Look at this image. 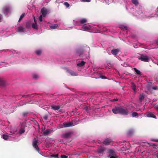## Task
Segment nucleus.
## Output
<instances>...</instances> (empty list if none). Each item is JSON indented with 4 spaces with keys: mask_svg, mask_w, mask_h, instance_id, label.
<instances>
[{
    "mask_svg": "<svg viewBox=\"0 0 158 158\" xmlns=\"http://www.w3.org/2000/svg\"><path fill=\"white\" fill-rule=\"evenodd\" d=\"M147 116L148 117H152L154 118H156V116L151 112L148 113L147 115Z\"/></svg>",
    "mask_w": 158,
    "mask_h": 158,
    "instance_id": "nucleus-18",
    "label": "nucleus"
},
{
    "mask_svg": "<svg viewBox=\"0 0 158 158\" xmlns=\"http://www.w3.org/2000/svg\"><path fill=\"white\" fill-rule=\"evenodd\" d=\"M122 28H124L125 29H127V27H125V26H123V27Z\"/></svg>",
    "mask_w": 158,
    "mask_h": 158,
    "instance_id": "nucleus-49",
    "label": "nucleus"
},
{
    "mask_svg": "<svg viewBox=\"0 0 158 158\" xmlns=\"http://www.w3.org/2000/svg\"><path fill=\"white\" fill-rule=\"evenodd\" d=\"M112 140L110 138H107L105 139L103 142V144L105 145H109L112 142Z\"/></svg>",
    "mask_w": 158,
    "mask_h": 158,
    "instance_id": "nucleus-9",
    "label": "nucleus"
},
{
    "mask_svg": "<svg viewBox=\"0 0 158 158\" xmlns=\"http://www.w3.org/2000/svg\"><path fill=\"white\" fill-rule=\"evenodd\" d=\"M152 89L154 90H156L157 89V87L156 86H153L152 87Z\"/></svg>",
    "mask_w": 158,
    "mask_h": 158,
    "instance_id": "nucleus-45",
    "label": "nucleus"
},
{
    "mask_svg": "<svg viewBox=\"0 0 158 158\" xmlns=\"http://www.w3.org/2000/svg\"><path fill=\"white\" fill-rule=\"evenodd\" d=\"M9 10V8L6 7L4 9V13L5 14H7V12Z\"/></svg>",
    "mask_w": 158,
    "mask_h": 158,
    "instance_id": "nucleus-36",
    "label": "nucleus"
},
{
    "mask_svg": "<svg viewBox=\"0 0 158 158\" xmlns=\"http://www.w3.org/2000/svg\"><path fill=\"white\" fill-rule=\"evenodd\" d=\"M74 125L73 121H71L68 123H63L61 127H72Z\"/></svg>",
    "mask_w": 158,
    "mask_h": 158,
    "instance_id": "nucleus-5",
    "label": "nucleus"
},
{
    "mask_svg": "<svg viewBox=\"0 0 158 158\" xmlns=\"http://www.w3.org/2000/svg\"><path fill=\"white\" fill-rule=\"evenodd\" d=\"M32 77H33L35 79L38 78L39 77L38 75H37L36 74H33L32 75Z\"/></svg>",
    "mask_w": 158,
    "mask_h": 158,
    "instance_id": "nucleus-34",
    "label": "nucleus"
},
{
    "mask_svg": "<svg viewBox=\"0 0 158 158\" xmlns=\"http://www.w3.org/2000/svg\"><path fill=\"white\" fill-rule=\"evenodd\" d=\"M77 110V109L76 108L73 110L72 112L73 113V114H74L75 113H76Z\"/></svg>",
    "mask_w": 158,
    "mask_h": 158,
    "instance_id": "nucleus-44",
    "label": "nucleus"
},
{
    "mask_svg": "<svg viewBox=\"0 0 158 158\" xmlns=\"http://www.w3.org/2000/svg\"><path fill=\"white\" fill-rule=\"evenodd\" d=\"M118 98H115V99H111L110 100V101L111 102H116L118 100Z\"/></svg>",
    "mask_w": 158,
    "mask_h": 158,
    "instance_id": "nucleus-39",
    "label": "nucleus"
},
{
    "mask_svg": "<svg viewBox=\"0 0 158 158\" xmlns=\"http://www.w3.org/2000/svg\"><path fill=\"white\" fill-rule=\"evenodd\" d=\"M144 98V95L143 94H140L139 97V100L141 102Z\"/></svg>",
    "mask_w": 158,
    "mask_h": 158,
    "instance_id": "nucleus-19",
    "label": "nucleus"
},
{
    "mask_svg": "<svg viewBox=\"0 0 158 158\" xmlns=\"http://www.w3.org/2000/svg\"><path fill=\"white\" fill-rule=\"evenodd\" d=\"M134 133L133 131L132 130H129L127 132V135L128 136H131Z\"/></svg>",
    "mask_w": 158,
    "mask_h": 158,
    "instance_id": "nucleus-16",
    "label": "nucleus"
},
{
    "mask_svg": "<svg viewBox=\"0 0 158 158\" xmlns=\"http://www.w3.org/2000/svg\"><path fill=\"white\" fill-rule=\"evenodd\" d=\"M81 1L83 2H90L91 1L90 0H81Z\"/></svg>",
    "mask_w": 158,
    "mask_h": 158,
    "instance_id": "nucleus-41",
    "label": "nucleus"
},
{
    "mask_svg": "<svg viewBox=\"0 0 158 158\" xmlns=\"http://www.w3.org/2000/svg\"><path fill=\"white\" fill-rule=\"evenodd\" d=\"M60 156L61 158H68V156L64 155H61Z\"/></svg>",
    "mask_w": 158,
    "mask_h": 158,
    "instance_id": "nucleus-40",
    "label": "nucleus"
},
{
    "mask_svg": "<svg viewBox=\"0 0 158 158\" xmlns=\"http://www.w3.org/2000/svg\"><path fill=\"white\" fill-rule=\"evenodd\" d=\"M29 113L27 112H23L22 113V115L23 117H26L27 116Z\"/></svg>",
    "mask_w": 158,
    "mask_h": 158,
    "instance_id": "nucleus-33",
    "label": "nucleus"
},
{
    "mask_svg": "<svg viewBox=\"0 0 158 158\" xmlns=\"http://www.w3.org/2000/svg\"><path fill=\"white\" fill-rule=\"evenodd\" d=\"M66 71L67 73H69L72 76H77L78 75L77 73L68 69H67Z\"/></svg>",
    "mask_w": 158,
    "mask_h": 158,
    "instance_id": "nucleus-6",
    "label": "nucleus"
},
{
    "mask_svg": "<svg viewBox=\"0 0 158 158\" xmlns=\"http://www.w3.org/2000/svg\"><path fill=\"white\" fill-rule=\"evenodd\" d=\"M64 5L67 7H68L69 6V3L67 2H64Z\"/></svg>",
    "mask_w": 158,
    "mask_h": 158,
    "instance_id": "nucleus-37",
    "label": "nucleus"
},
{
    "mask_svg": "<svg viewBox=\"0 0 158 158\" xmlns=\"http://www.w3.org/2000/svg\"><path fill=\"white\" fill-rule=\"evenodd\" d=\"M156 156L157 158H158V153L156 154Z\"/></svg>",
    "mask_w": 158,
    "mask_h": 158,
    "instance_id": "nucleus-51",
    "label": "nucleus"
},
{
    "mask_svg": "<svg viewBox=\"0 0 158 158\" xmlns=\"http://www.w3.org/2000/svg\"><path fill=\"white\" fill-rule=\"evenodd\" d=\"M41 12L42 14V15L44 17H45L48 13L47 9L45 7H43L41 9Z\"/></svg>",
    "mask_w": 158,
    "mask_h": 158,
    "instance_id": "nucleus-10",
    "label": "nucleus"
},
{
    "mask_svg": "<svg viewBox=\"0 0 158 158\" xmlns=\"http://www.w3.org/2000/svg\"><path fill=\"white\" fill-rule=\"evenodd\" d=\"M113 152H114V151H113V150H111V151H110V153H113Z\"/></svg>",
    "mask_w": 158,
    "mask_h": 158,
    "instance_id": "nucleus-50",
    "label": "nucleus"
},
{
    "mask_svg": "<svg viewBox=\"0 0 158 158\" xmlns=\"http://www.w3.org/2000/svg\"><path fill=\"white\" fill-rule=\"evenodd\" d=\"M131 85H132L131 87H132V89L133 90L134 92L135 93H136L137 91L136 90V86L133 83H132Z\"/></svg>",
    "mask_w": 158,
    "mask_h": 158,
    "instance_id": "nucleus-23",
    "label": "nucleus"
},
{
    "mask_svg": "<svg viewBox=\"0 0 158 158\" xmlns=\"http://www.w3.org/2000/svg\"><path fill=\"white\" fill-rule=\"evenodd\" d=\"M133 69L135 70V72L138 75L141 74V72L139 70L137 69L136 68H134Z\"/></svg>",
    "mask_w": 158,
    "mask_h": 158,
    "instance_id": "nucleus-28",
    "label": "nucleus"
},
{
    "mask_svg": "<svg viewBox=\"0 0 158 158\" xmlns=\"http://www.w3.org/2000/svg\"><path fill=\"white\" fill-rule=\"evenodd\" d=\"M87 22V20L85 19H83L80 21V22H77V25H79L80 24H84Z\"/></svg>",
    "mask_w": 158,
    "mask_h": 158,
    "instance_id": "nucleus-15",
    "label": "nucleus"
},
{
    "mask_svg": "<svg viewBox=\"0 0 158 158\" xmlns=\"http://www.w3.org/2000/svg\"><path fill=\"white\" fill-rule=\"evenodd\" d=\"M105 150V149L104 148L101 147H100L98 149L97 152L98 153H100L104 152Z\"/></svg>",
    "mask_w": 158,
    "mask_h": 158,
    "instance_id": "nucleus-17",
    "label": "nucleus"
},
{
    "mask_svg": "<svg viewBox=\"0 0 158 158\" xmlns=\"http://www.w3.org/2000/svg\"><path fill=\"white\" fill-rule=\"evenodd\" d=\"M31 25H32L31 22V21H28L26 23V27L27 28H29L31 27Z\"/></svg>",
    "mask_w": 158,
    "mask_h": 158,
    "instance_id": "nucleus-20",
    "label": "nucleus"
},
{
    "mask_svg": "<svg viewBox=\"0 0 158 158\" xmlns=\"http://www.w3.org/2000/svg\"><path fill=\"white\" fill-rule=\"evenodd\" d=\"M43 118L45 120H47L48 118V115H46L44 116Z\"/></svg>",
    "mask_w": 158,
    "mask_h": 158,
    "instance_id": "nucleus-42",
    "label": "nucleus"
},
{
    "mask_svg": "<svg viewBox=\"0 0 158 158\" xmlns=\"http://www.w3.org/2000/svg\"><path fill=\"white\" fill-rule=\"evenodd\" d=\"M71 134V132L66 133L62 135V137L64 138H68L70 136Z\"/></svg>",
    "mask_w": 158,
    "mask_h": 158,
    "instance_id": "nucleus-13",
    "label": "nucleus"
},
{
    "mask_svg": "<svg viewBox=\"0 0 158 158\" xmlns=\"http://www.w3.org/2000/svg\"><path fill=\"white\" fill-rule=\"evenodd\" d=\"M138 58L139 60L143 61L148 62L149 61L148 57L145 55L142 54L140 57Z\"/></svg>",
    "mask_w": 158,
    "mask_h": 158,
    "instance_id": "nucleus-2",
    "label": "nucleus"
},
{
    "mask_svg": "<svg viewBox=\"0 0 158 158\" xmlns=\"http://www.w3.org/2000/svg\"><path fill=\"white\" fill-rule=\"evenodd\" d=\"M121 106H115L112 109V112L114 114H120Z\"/></svg>",
    "mask_w": 158,
    "mask_h": 158,
    "instance_id": "nucleus-4",
    "label": "nucleus"
},
{
    "mask_svg": "<svg viewBox=\"0 0 158 158\" xmlns=\"http://www.w3.org/2000/svg\"><path fill=\"white\" fill-rule=\"evenodd\" d=\"M25 28L23 27L22 26H20L18 27V30L20 32H23L24 31V30H25Z\"/></svg>",
    "mask_w": 158,
    "mask_h": 158,
    "instance_id": "nucleus-22",
    "label": "nucleus"
},
{
    "mask_svg": "<svg viewBox=\"0 0 158 158\" xmlns=\"http://www.w3.org/2000/svg\"><path fill=\"white\" fill-rule=\"evenodd\" d=\"M51 157H53L57 158L58 156V154H55V155L53 154V155H51Z\"/></svg>",
    "mask_w": 158,
    "mask_h": 158,
    "instance_id": "nucleus-38",
    "label": "nucleus"
},
{
    "mask_svg": "<svg viewBox=\"0 0 158 158\" xmlns=\"http://www.w3.org/2000/svg\"><path fill=\"white\" fill-rule=\"evenodd\" d=\"M34 17V23H32V28L34 29H38V27L37 25V23H36V20L35 19V17L33 16Z\"/></svg>",
    "mask_w": 158,
    "mask_h": 158,
    "instance_id": "nucleus-11",
    "label": "nucleus"
},
{
    "mask_svg": "<svg viewBox=\"0 0 158 158\" xmlns=\"http://www.w3.org/2000/svg\"><path fill=\"white\" fill-rule=\"evenodd\" d=\"M132 2L134 4L135 6H137L138 5L139 3L138 0H131Z\"/></svg>",
    "mask_w": 158,
    "mask_h": 158,
    "instance_id": "nucleus-25",
    "label": "nucleus"
},
{
    "mask_svg": "<svg viewBox=\"0 0 158 158\" xmlns=\"http://www.w3.org/2000/svg\"><path fill=\"white\" fill-rule=\"evenodd\" d=\"M24 132L25 130L23 128L20 129L19 131V133L20 134L23 133Z\"/></svg>",
    "mask_w": 158,
    "mask_h": 158,
    "instance_id": "nucleus-31",
    "label": "nucleus"
},
{
    "mask_svg": "<svg viewBox=\"0 0 158 158\" xmlns=\"http://www.w3.org/2000/svg\"><path fill=\"white\" fill-rule=\"evenodd\" d=\"M158 110V106H157V107L156 108Z\"/></svg>",
    "mask_w": 158,
    "mask_h": 158,
    "instance_id": "nucleus-52",
    "label": "nucleus"
},
{
    "mask_svg": "<svg viewBox=\"0 0 158 158\" xmlns=\"http://www.w3.org/2000/svg\"><path fill=\"white\" fill-rule=\"evenodd\" d=\"M38 143V140L36 139L35 138L33 139L32 140V145L37 151H39L40 150V148L37 145Z\"/></svg>",
    "mask_w": 158,
    "mask_h": 158,
    "instance_id": "nucleus-3",
    "label": "nucleus"
},
{
    "mask_svg": "<svg viewBox=\"0 0 158 158\" xmlns=\"http://www.w3.org/2000/svg\"><path fill=\"white\" fill-rule=\"evenodd\" d=\"M6 84V81L2 77H0V86H4Z\"/></svg>",
    "mask_w": 158,
    "mask_h": 158,
    "instance_id": "nucleus-7",
    "label": "nucleus"
},
{
    "mask_svg": "<svg viewBox=\"0 0 158 158\" xmlns=\"http://www.w3.org/2000/svg\"><path fill=\"white\" fill-rule=\"evenodd\" d=\"M85 64V62L84 61H82L80 63H79L77 64V66L78 67H82Z\"/></svg>",
    "mask_w": 158,
    "mask_h": 158,
    "instance_id": "nucleus-24",
    "label": "nucleus"
},
{
    "mask_svg": "<svg viewBox=\"0 0 158 158\" xmlns=\"http://www.w3.org/2000/svg\"><path fill=\"white\" fill-rule=\"evenodd\" d=\"M58 26L57 24H55L51 26L50 27L52 29H55Z\"/></svg>",
    "mask_w": 158,
    "mask_h": 158,
    "instance_id": "nucleus-30",
    "label": "nucleus"
},
{
    "mask_svg": "<svg viewBox=\"0 0 158 158\" xmlns=\"http://www.w3.org/2000/svg\"><path fill=\"white\" fill-rule=\"evenodd\" d=\"M138 114L137 113L135 112H133L132 113V116L133 117H135L138 116Z\"/></svg>",
    "mask_w": 158,
    "mask_h": 158,
    "instance_id": "nucleus-29",
    "label": "nucleus"
},
{
    "mask_svg": "<svg viewBox=\"0 0 158 158\" xmlns=\"http://www.w3.org/2000/svg\"><path fill=\"white\" fill-rule=\"evenodd\" d=\"M53 130L52 129H48L46 130L43 132V134L44 135H47L49 134L51 131H52Z\"/></svg>",
    "mask_w": 158,
    "mask_h": 158,
    "instance_id": "nucleus-21",
    "label": "nucleus"
},
{
    "mask_svg": "<svg viewBox=\"0 0 158 158\" xmlns=\"http://www.w3.org/2000/svg\"><path fill=\"white\" fill-rule=\"evenodd\" d=\"M152 141H154L156 142H158V140H152Z\"/></svg>",
    "mask_w": 158,
    "mask_h": 158,
    "instance_id": "nucleus-48",
    "label": "nucleus"
},
{
    "mask_svg": "<svg viewBox=\"0 0 158 158\" xmlns=\"http://www.w3.org/2000/svg\"><path fill=\"white\" fill-rule=\"evenodd\" d=\"M91 28V27L89 25H84L81 28V30L83 31H87L90 29Z\"/></svg>",
    "mask_w": 158,
    "mask_h": 158,
    "instance_id": "nucleus-8",
    "label": "nucleus"
},
{
    "mask_svg": "<svg viewBox=\"0 0 158 158\" xmlns=\"http://www.w3.org/2000/svg\"><path fill=\"white\" fill-rule=\"evenodd\" d=\"M51 108L54 110H58L60 108V106L56 105H52L51 106Z\"/></svg>",
    "mask_w": 158,
    "mask_h": 158,
    "instance_id": "nucleus-12",
    "label": "nucleus"
},
{
    "mask_svg": "<svg viewBox=\"0 0 158 158\" xmlns=\"http://www.w3.org/2000/svg\"><path fill=\"white\" fill-rule=\"evenodd\" d=\"M109 158H116V157L114 156H111Z\"/></svg>",
    "mask_w": 158,
    "mask_h": 158,
    "instance_id": "nucleus-47",
    "label": "nucleus"
},
{
    "mask_svg": "<svg viewBox=\"0 0 158 158\" xmlns=\"http://www.w3.org/2000/svg\"><path fill=\"white\" fill-rule=\"evenodd\" d=\"M2 137L4 139L6 140H7L9 138V136L8 135H2Z\"/></svg>",
    "mask_w": 158,
    "mask_h": 158,
    "instance_id": "nucleus-26",
    "label": "nucleus"
},
{
    "mask_svg": "<svg viewBox=\"0 0 158 158\" xmlns=\"http://www.w3.org/2000/svg\"><path fill=\"white\" fill-rule=\"evenodd\" d=\"M148 144L151 146H153V147H156V145L154 143H148Z\"/></svg>",
    "mask_w": 158,
    "mask_h": 158,
    "instance_id": "nucleus-35",
    "label": "nucleus"
},
{
    "mask_svg": "<svg viewBox=\"0 0 158 158\" xmlns=\"http://www.w3.org/2000/svg\"><path fill=\"white\" fill-rule=\"evenodd\" d=\"M39 21L40 22H42V21L43 19H42V15H41L40 16V17H39Z\"/></svg>",
    "mask_w": 158,
    "mask_h": 158,
    "instance_id": "nucleus-43",
    "label": "nucleus"
},
{
    "mask_svg": "<svg viewBox=\"0 0 158 158\" xmlns=\"http://www.w3.org/2000/svg\"><path fill=\"white\" fill-rule=\"evenodd\" d=\"M25 15V13H23L20 16L19 19V20L18 22H20L21 20L23 19V18L24 17Z\"/></svg>",
    "mask_w": 158,
    "mask_h": 158,
    "instance_id": "nucleus-27",
    "label": "nucleus"
},
{
    "mask_svg": "<svg viewBox=\"0 0 158 158\" xmlns=\"http://www.w3.org/2000/svg\"><path fill=\"white\" fill-rule=\"evenodd\" d=\"M100 77L101 78H102L103 79H106V77H105L103 76H100Z\"/></svg>",
    "mask_w": 158,
    "mask_h": 158,
    "instance_id": "nucleus-46",
    "label": "nucleus"
},
{
    "mask_svg": "<svg viewBox=\"0 0 158 158\" xmlns=\"http://www.w3.org/2000/svg\"><path fill=\"white\" fill-rule=\"evenodd\" d=\"M129 113L128 109L125 107L121 106L120 114L124 115H127Z\"/></svg>",
    "mask_w": 158,
    "mask_h": 158,
    "instance_id": "nucleus-1",
    "label": "nucleus"
},
{
    "mask_svg": "<svg viewBox=\"0 0 158 158\" xmlns=\"http://www.w3.org/2000/svg\"><path fill=\"white\" fill-rule=\"evenodd\" d=\"M119 50L118 49H114L111 51L112 54L114 55H116L119 52Z\"/></svg>",
    "mask_w": 158,
    "mask_h": 158,
    "instance_id": "nucleus-14",
    "label": "nucleus"
},
{
    "mask_svg": "<svg viewBox=\"0 0 158 158\" xmlns=\"http://www.w3.org/2000/svg\"><path fill=\"white\" fill-rule=\"evenodd\" d=\"M35 53L38 55H40L41 53V51L40 50H37L35 52Z\"/></svg>",
    "mask_w": 158,
    "mask_h": 158,
    "instance_id": "nucleus-32",
    "label": "nucleus"
}]
</instances>
